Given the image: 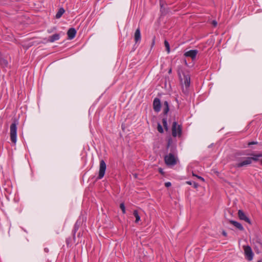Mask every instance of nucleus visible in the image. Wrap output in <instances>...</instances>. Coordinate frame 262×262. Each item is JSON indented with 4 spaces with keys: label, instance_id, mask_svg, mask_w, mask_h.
Returning a JSON list of instances; mask_svg holds the SVG:
<instances>
[{
    "label": "nucleus",
    "instance_id": "24",
    "mask_svg": "<svg viewBox=\"0 0 262 262\" xmlns=\"http://www.w3.org/2000/svg\"><path fill=\"white\" fill-rule=\"evenodd\" d=\"M171 183H170V182H166V183H165V186L166 187H168L170 186H171Z\"/></svg>",
    "mask_w": 262,
    "mask_h": 262
},
{
    "label": "nucleus",
    "instance_id": "26",
    "mask_svg": "<svg viewBox=\"0 0 262 262\" xmlns=\"http://www.w3.org/2000/svg\"><path fill=\"white\" fill-rule=\"evenodd\" d=\"M193 176H195V175H194V174H193ZM196 177L197 178H198L199 179L201 180L202 181H204V178H203L202 177H200V176H196Z\"/></svg>",
    "mask_w": 262,
    "mask_h": 262
},
{
    "label": "nucleus",
    "instance_id": "34",
    "mask_svg": "<svg viewBox=\"0 0 262 262\" xmlns=\"http://www.w3.org/2000/svg\"><path fill=\"white\" fill-rule=\"evenodd\" d=\"M258 262H262V260H259L258 261Z\"/></svg>",
    "mask_w": 262,
    "mask_h": 262
},
{
    "label": "nucleus",
    "instance_id": "19",
    "mask_svg": "<svg viewBox=\"0 0 262 262\" xmlns=\"http://www.w3.org/2000/svg\"><path fill=\"white\" fill-rule=\"evenodd\" d=\"M8 64V61L4 57H0V64L1 66H5Z\"/></svg>",
    "mask_w": 262,
    "mask_h": 262
},
{
    "label": "nucleus",
    "instance_id": "32",
    "mask_svg": "<svg viewBox=\"0 0 262 262\" xmlns=\"http://www.w3.org/2000/svg\"><path fill=\"white\" fill-rule=\"evenodd\" d=\"M171 69H170L169 70V71H168V73H171Z\"/></svg>",
    "mask_w": 262,
    "mask_h": 262
},
{
    "label": "nucleus",
    "instance_id": "14",
    "mask_svg": "<svg viewBox=\"0 0 262 262\" xmlns=\"http://www.w3.org/2000/svg\"><path fill=\"white\" fill-rule=\"evenodd\" d=\"M229 222L239 230H244L243 226L239 223L232 220L230 221Z\"/></svg>",
    "mask_w": 262,
    "mask_h": 262
},
{
    "label": "nucleus",
    "instance_id": "3",
    "mask_svg": "<svg viewBox=\"0 0 262 262\" xmlns=\"http://www.w3.org/2000/svg\"><path fill=\"white\" fill-rule=\"evenodd\" d=\"M164 160L166 165L172 166L177 164L178 159L173 154L170 153L165 156Z\"/></svg>",
    "mask_w": 262,
    "mask_h": 262
},
{
    "label": "nucleus",
    "instance_id": "8",
    "mask_svg": "<svg viewBox=\"0 0 262 262\" xmlns=\"http://www.w3.org/2000/svg\"><path fill=\"white\" fill-rule=\"evenodd\" d=\"M198 52L197 50H191L185 52L184 55L186 57H189L191 58L192 60H194L196 59Z\"/></svg>",
    "mask_w": 262,
    "mask_h": 262
},
{
    "label": "nucleus",
    "instance_id": "22",
    "mask_svg": "<svg viewBox=\"0 0 262 262\" xmlns=\"http://www.w3.org/2000/svg\"><path fill=\"white\" fill-rule=\"evenodd\" d=\"M157 129L159 133H163V129L162 128V126H161V125L160 123L158 124Z\"/></svg>",
    "mask_w": 262,
    "mask_h": 262
},
{
    "label": "nucleus",
    "instance_id": "18",
    "mask_svg": "<svg viewBox=\"0 0 262 262\" xmlns=\"http://www.w3.org/2000/svg\"><path fill=\"white\" fill-rule=\"evenodd\" d=\"M133 214L136 217L135 223H137L140 221V217L138 214L137 210H134Z\"/></svg>",
    "mask_w": 262,
    "mask_h": 262
},
{
    "label": "nucleus",
    "instance_id": "28",
    "mask_svg": "<svg viewBox=\"0 0 262 262\" xmlns=\"http://www.w3.org/2000/svg\"><path fill=\"white\" fill-rule=\"evenodd\" d=\"M212 24L214 27L217 25V22L215 20H213Z\"/></svg>",
    "mask_w": 262,
    "mask_h": 262
},
{
    "label": "nucleus",
    "instance_id": "20",
    "mask_svg": "<svg viewBox=\"0 0 262 262\" xmlns=\"http://www.w3.org/2000/svg\"><path fill=\"white\" fill-rule=\"evenodd\" d=\"M164 45L167 53H169L170 52V46L168 42L166 40L164 41Z\"/></svg>",
    "mask_w": 262,
    "mask_h": 262
},
{
    "label": "nucleus",
    "instance_id": "33",
    "mask_svg": "<svg viewBox=\"0 0 262 262\" xmlns=\"http://www.w3.org/2000/svg\"><path fill=\"white\" fill-rule=\"evenodd\" d=\"M159 171H160L161 173H162V169H160L159 170Z\"/></svg>",
    "mask_w": 262,
    "mask_h": 262
},
{
    "label": "nucleus",
    "instance_id": "5",
    "mask_svg": "<svg viewBox=\"0 0 262 262\" xmlns=\"http://www.w3.org/2000/svg\"><path fill=\"white\" fill-rule=\"evenodd\" d=\"M106 168V165L105 162L103 160H101L100 161L99 174L98 179H101L104 177Z\"/></svg>",
    "mask_w": 262,
    "mask_h": 262
},
{
    "label": "nucleus",
    "instance_id": "27",
    "mask_svg": "<svg viewBox=\"0 0 262 262\" xmlns=\"http://www.w3.org/2000/svg\"><path fill=\"white\" fill-rule=\"evenodd\" d=\"M193 186L194 188H197L198 186V184L195 182H193Z\"/></svg>",
    "mask_w": 262,
    "mask_h": 262
},
{
    "label": "nucleus",
    "instance_id": "9",
    "mask_svg": "<svg viewBox=\"0 0 262 262\" xmlns=\"http://www.w3.org/2000/svg\"><path fill=\"white\" fill-rule=\"evenodd\" d=\"M161 102L159 98H156L153 102V108L156 112H159L161 110Z\"/></svg>",
    "mask_w": 262,
    "mask_h": 262
},
{
    "label": "nucleus",
    "instance_id": "21",
    "mask_svg": "<svg viewBox=\"0 0 262 262\" xmlns=\"http://www.w3.org/2000/svg\"><path fill=\"white\" fill-rule=\"evenodd\" d=\"M162 122H163V126H164L165 129L166 130H168V124H167L166 119L163 118L162 120Z\"/></svg>",
    "mask_w": 262,
    "mask_h": 262
},
{
    "label": "nucleus",
    "instance_id": "29",
    "mask_svg": "<svg viewBox=\"0 0 262 262\" xmlns=\"http://www.w3.org/2000/svg\"><path fill=\"white\" fill-rule=\"evenodd\" d=\"M222 234H223V235L224 236H227V233H226L225 231H223V232H222Z\"/></svg>",
    "mask_w": 262,
    "mask_h": 262
},
{
    "label": "nucleus",
    "instance_id": "30",
    "mask_svg": "<svg viewBox=\"0 0 262 262\" xmlns=\"http://www.w3.org/2000/svg\"><path fill=\"white\" fill-rule=\"evenodd\" d=\"M160 6L161 7L163 6V2L162 0L160 1Z\"/></svg>",
    "mask_w": 262,
    "mask_h": 262
},
{
    "label": "nucleus",
    "instance_id": "2",
    "mask_svg": "<svg viewBox=\"0 0 262 262\" xmlns=\"http://www.w3.org/2000/svg\"><path fill=\"white\" fill-rule=\"evenodd\" d=\"M10 136L11 141L14 144L17 141V124L15 122L12 123L10 127Z\"/></svg>",
    "mask_w": 262,
    "mask_h": 262
},
{
    "label": "nucleus",
    "instance_id": "12",
    "mask_svg": "<svg viewBox=\"0 0 262 262\" xmlns=\"http://www.w3.org/2000/svg\"><path fill=\"white\" fill-rule=\"evenodd\" d=\"M76 30L74 28H70L68 31V32H67V35H68V38L69 39H73L75 37V36L76 35Z\"/></svg>",
    "mask_w": 262,
    "mask_h": 262
},
{
    "label": "nucleus",
    "instance_id": "17",
    "mask_svg": "<svg viewBox=\"0 0 262 262\" xmlns=\"http://www.w3.org/2000/svg\"><path fill=\"white\" fill-rule=\"evenodd\" d=\"M64 12L65 11L63 8H60L56 14V18L57 19L60 18L62 14L64 13Z\"/></svg>",
    "mask_w": 262,
    "mask_h": 262
},
{
    "label": "nucleus",
    "instance_id": "13",
    "mask_svg": "<svg viewBox=\"0 0 262 262\" xmlns=\"http://www.w3.org/2000/svg\"><path fill=\"white\" fill-rule=\"evenodd\" d=\"M134 38H135V41L136 43L139 41L141 39V33H140V30L139 28H138L135 33L134 35Z\"/></svg>",
    "mask_w": 262,
    "mask_h": 262
},
{
    "label": "nucleus",
    "instance_id": "25",
    "mask_svg": "<svg viewBox=\"0 0 262 262\" xmlns=\"http://www.w3.org/2000/svg\"><path fill=\"white\" fill-rule=\"evenodd\" d=\"M257 144V142H251L248 143V145L250 146L251 145Z\"/></svg>",
    "mask_w": 262,
    "mask_h": 262
},
{
    "label": "nucleus",
    "instance_id": "23",
    "mask_svg": "<svg viewBox=\"0 0 262 262\" xmlns=\"http://www.w3.org/2000/svg\"><path fill=\"white\" fill-rule=\"evenodd\" d=\"M120 207L121 209L122 210L123 213L124 214L125 213V206H124V204L121 203L120 205Z\"/></svg>",
    "mask_w": 262,
    "mask_h": 262
},
{
    "label": "nucleus",
    "instance_id": "10",
    "mask_svg": "<svg viewBox=\"0 0 262 262\" xmlns=\"http://www.w3.org/2000/svg\"><path fill=\"white\" fill-rule=\"evenodd\" d=\"M238 215L239 218L242 220H244L245 222L248 223L249 224H251V222L250 219L246 216V215L245 214V213L241 210H239L238 211Z\"/></svg>",
    "mask_w": 262,
    "mask_h": 262
},
{
    "label": "nucleus",
    "instance_id": "6",
    "mask_svg": "<svg viewBox=\"0 0 262 262\" xmlns=\"http://www.w3.org/2000/svg\"><path fill=\"white\" fill-rule=\"evenodd\" d=\"M243 249L244 250V253L246 258L248 260H251L253 259V253L252 251L251 247L249 246H244Z\"/></svg>",
    "mask_w": 262,
    "mask_h": 262
},
{
    "label": "nucleus",
    "instance_id": "15",
    "mask_svg": "<svg viewBox=\"0 0 262 262\" xmlns=\"http://www.w3.org/2000/svg\"><path fill=\"white\" fill-rule=\"evenodd\" d=\"M59 38V34H54L53 35L49 36L48 40L50 42H53L54 41L58 40Z\"/></svg>",
    "mask_w": 262,
    "mask_h": 262
},
{
    "label": "nucleus",
    "instance_id": "31",
    "mask_svg": "<svg viewBox=\"0 0 262 262\" xmlns=\"http://www.w3.org/2000/svg\"><path fill=\"white\" fill-rule=\"evenodd\" d=\"M187 183L189 185H193V183H192L190 181H188L187 182Z\"/></svg>",
    "mask_w": 262,
    "mask_h": 262
},
{
    "label": "nucleus",
    "instance_id": "11",
    "mask_svg": "<svg viewBox=\"0 0 262 262\" xmlns=\"http://www.w3.org/2000/svg\"><path fill=\"white\" fill-rule=\"evenodd\" d=\"M253 157H250L251 159V162L252 161H259L262 164V154L251 155Z\"/></svg>",
    "mask_w": 262,
    "mask_h": 262
},
{
    "label": "nucleus",
    "instance_id": "16",
    "mask_svg": "<svg viewBox=\"0 0 262 262\" xmlns=\"http://www.w3.org/2000/svg\"><path fill=\"white\" fill-rule=\"evenodd\" d=\"M163 113L165 114H167L169 111V105L167 101H165L163 105Z\"/></svg>",
    "mask_w": 262,
    "mask_h": 262
},
{
    "label": "nucleus",
    "instance_id": "4",
    "mask_svg": "<svg viewBox=\"0 0 262 262\" xmlns=\"http://www.w3.org/2000/svg\"><path fill=\"white\" fill-rule=\"evenodd\" d=\"M251 159L250 157H243L236 163L234 166L235 167H242L251 164Z\"/></svg>",
    "mask_w": 262,
    "mask_h": 262
},
{
    "label": "nucleus",
    "instance_id": "1",
    "mask_svg": "<svg viewBox=\"0 0 262 262\" xmlns=\"http://www.w3.org/2000/svg\"><path fill=\"white\" fill-rule=\"evenodd\" d=\"M178 74L181 82V84L183 88V91L186 92L187 89L190 85V76L188 71L180 68L178 70Z\"/></svg>",
    "mask_w": 262,
    "mask_h": 262
},
{
    "label": "nucleus",
    "instance_id": "7",
    "mask_svg": "<svg viewBox=\"0 0 262 262\" xmlns=\"http://www.w3.org/2000/svg\"><path fill=\"white\" fill-rule=\"evenodd\" d=\"M181 134V128L176 122H173L172 126V135L173 137L179 136Z\"/></svg>",
    "mask_w": 262,
    "mask_h": 262
}]
</instances>
